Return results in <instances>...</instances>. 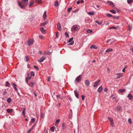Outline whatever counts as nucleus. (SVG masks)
<instances>
[{"label":"nucleus","instance_id":"f257e3e1","mask_svg":"<svg viewBox=\"0 0 133 133\" xmlns=\"http://www.w3.org/2000/svg\"><path fill=\"white\" fill-rule=\"evenodd\" d=\"M79 26L78 25H75L72 27L71 30H74V31H76L79 30Z\"/></svg>","mask_w":133,"mask_h":133},{"label":"nucleus","instance_id":"f03ea898","mask_svg":"<svg viewBox=\"0 0 133 133\" xmlns=\"http://www.w3.org/2000/svg\"><path fill=\"white\" fill-rule=\"evenodd\" d=\"M81 75H79L76 78L75 81L78 83L79 82L81 81Z\"/></svg>","mask_w":133,"mask_h":133},{"label":"nucleus","instance_id":"7ed1b4c3","mask_svg":"<svg viewBox=\"0 0 133 133\" xmlns=\"http://www.w3.org/2000/svg\"><path fill=\"white\" fill-rule=\"evenodd\" d=\"M34 43V40L32 39H29L28 41V43L29 46L32 45Z\"/></svg>","mask_w":133,"mask_h":133},{"label":"nucleus","instance_id":"20e7f679","mask_svg":"<svg viewBox=\"0 0 133 133\" xmlns=\"http://www.w3.org/2000/svg\"><path fill=\"white\" fill-rule=\"evenodd\" d=\"M73 39V38H71L69 39L68 40V42L69 43L68 44L69 45H72L74 43L73 42H71Z\"/></svg>","mask_w":133,"mask_h":133},{"label":"nucleus","instance_id":"39448f33","mask_svg":"<svg viewBox=\"0 0 133 133\" xmlns=\"http://www.w3.org/2000/svg\"><path fill=\"white\" fill-rule=\"evenodd\" d=\"M28 1V0H22V2L24 5L27 6L29 4Z\"/></svg>","mask_w":133,"mask_h":133},{"label":"nucleus","instance_id":"423d86ee","mask_svg":"<svg viewBox=\"0 0 133 133\" xmlns=\"http://www.w3.org/2000/svg\"><path fill=\"white\" fill-rule=\"evenodd\" d=\"M57 29L59 31H61V25L59 23H58L57 24Z\"/></svg>","mask_w":133,"mask_h":133},{"label":"nucleus","instance_id":"0eeeda50","mask_svg":"<svg viewBox=\"0 0 133 133\" xmlns=\"http://www.w3.org/2000/svg\"><path fill=\"white\" fill-rule=\"evenodd\" d=\"M116 75H117V77L116 78L117 79L120 78L122 77V74L121 73L116 74Z\"/></svg>","mask_w":133,"mask_h":133},{"label":"nucleus","instance_id":"6e6552de","mask_svg":"<svg viewBox=\"0 0 133 133\" xmlns=\"http://www.w3.org/2000/svg\"><path fill=\"white\" fill-rule=\"evenodd\" d=\"M40 30L42 33L43 34H45L46 33V31L44 29L43 27H41L40 28Z\"/></svg>","mask_w":133,"mask_h":133},{"label":"nucleus","instance_id":"1a4fd4ad","mask_svg":"<svg viewBox=\"0 0 133 133\" xmlns=\"http://www.w3.org/2000/svg\"><path fill=\"white\" fill-rule=\"evenodd\" d=\"M18 5L20 7L22 8V9H24L25 8V6H24V5L21 3L18 2Z\"/></svg>","mask_w":133,"mask_h":133},{"label":"nucleus","instance_id":"9d476101","mask_svg":"<svg viewBox=\"0 0 133 133\" xmlns=\"http://www.w3.org/2000/svg\"><path fill=\"white\" fill-rule=\"evenodd\" d=\"M90 48L91 49L93 48L95 49H97L98 48V47L95 45L92 44L90 46Z\"/></svg>","mask_w":133,"mask_h":133},{"label":"nucleus","instance_id":"9b49d317","mask_svg":"<svg viewBox=\"0 0 133 133\" xmlns=\"http://www.w3.org/2000/svg\"><path fill=\"white\" fill-rule=\"evenodd\" d=\"M74 92L75 95V96L76 98H78V94L77 92V91L76 90H75L74 91Z\"/></svg>","mask_w":133,"mask_h":133},{"label":"nucleus","instance_id":"f8f14e48","mask_svg":"<svg viewBox=\"0 0 133 133\" xmlns=\"http://www.w3.org/2000/svg\"><path fill=\"white\" fill-rule=\"evenodd\" d=\"M100 81V80H98L97 82H95L93 85L94 87H96L98 84L99 83Z\"/></svg>","mask_w":133,"mask_h":133},{"label":"nucleus","instance_id":"ddd939ff","mask_svg":"<svg viewBox=\"0 0 133 133\" xmlns=\"http://www.w3.org/2000/svg\"><path fill=\"white\" fill-rule=\"evenodd\" d=\"M45 59V58L44 57H41L39 60H38V61L40 62H43Z\"/></svg>","mask_w":133,"mask_h":133},{"label":"nucleus","instance_id":"4468645a","mask_svg":"<svg viewBox=\"0 0 133 133\" xmlns=\"http://www.w3.org/2000/svg\"><path fill=\"white\" fill-rule=\"evenodd\" d=\"M85 84L87 86H89L90 82L88 80H87L85 81Z\"/></svg>","mask_w":133,"mask_h":133},{"label":"nucleus","instance_id":"2eb2a0df","mask_svg":"<svg viewBox=\"0 0 133 133\" xmlns=\"http://www.w3.org/2000/svg\"><path fill=\"white\" fill-rule=\"evenodd\" d=\"M48 23V21H46L43 23L40 24V26H44Z\"/></svg>","mask_w":133,"mask_h":133},{"label":"nucleus","instance_id":"dca6fc26","mask_svg":"<svg viewBox=\"0 0 133 133\" xmlns=\"http://www.w3.org/2000/svg\"><path fill=\"white\" fill-rule=\"evenodd\" d=\"M107 3L109 5H114L113 2L111 1H107Z\"/></svg>","mask_w":133,"mask_h":133},{"label":"nucleus","instance_id":"f3484780","mask_svg":"<svg viewBox=\"0 0 133 133\" xmlns=\"http://www.w3.org/2000/svg\"><path fill=\"white\" fill-rule=\"evenodd\" d=\"M132 97L133 96L130 94H129L127 96V97L129 98V99L130 100H131L132 99Z\"/></svg>","mask_w":133,"mask_h":133},{"label":"nucleus","instance_id":"a211bd4d","mask_svg":"<svg viewBox=\"0 0 133 133\" xmlns=\"http://www.w3.org/2000/svg\"><path fill=\"white\" fill-rule=\"evenodd\" d=\"M46 11H45L44 12V13L43 14V19L44 20H45L46 18Z\"/></svg>","mask_w":133,"mask_h":133},{"label":"nucleus","instance_id":"6ab92c4d","mask_svg":"<svg viewBox=\"0 0 133 133\" xmlns=\"http://www.w3.org/2000/svg\"><path fill=\"white\" fill-rule=\"evenodd\" d=\"M102 89V86H100L99 88H98V92L100 93L101 92Z\"/></svg>","mask_w":133,"mask_h":133},{"label":"nucleus","instance_id":"aec40b11","mask_svg":"<svg viewBox=\"0 0 133 133\" xmlns=\"http://www.w3.org/2000/svg\"><path fill=\"white\" fill-rule=\"evenodd\" d=\"M13 109H7L6 110V111L8 113H11L13 111Z\"/></svg>","mask_w":133,"mask_h":133},{"label":"nucleus","instance_id":"412c9836","mask_svg":"<svg viewBox=\"0 0 133 133\" xmlns=\"http://www.w3.org/2000/svg\"><path fill=\"white\" fill-rule=\"evenodd\" d=\"M12 84L14 85L13 86V87L14 88V89L17 92H18V90L17 89V88L16 87V84L14 83H13Z\"/></svg>","mask_w":133,"mask_h":133},{"label":"nucleus","instance_id":"4be33fe9","mask_svg":"<svg viewBox=\"0 0 133 133\" xmlns=\"http://www.w3.org/2000/svg\"><path fill=\"white\" fill-rule=\"evenodd\" d=\"M112 50V49L110 48H109L107 49L105 51L106 52H111Z\"/></svg>","mask_w":133,"mask_h":133},{"label":"nucleus","instance_id":"5701e85b","mask_svg":"<svg viewBox=\"0 0 133 133\" xmlns=\"http://www.w3.org/2000/svg\"><path fill=\"white\" fill-rule=\"evenodd\" d=\"M34 3V2L33 1H31L30 3L29 6L30 7L32 5H33Z\"/></svg>","mask_w":133,"mask_h":133},{"label":"nucleus","instance_id":"b1692460","mask_svg":"<svg viewBox=\"0 0 133 133\" xmlns=\"http://www.w3.org/2000/svg\"><path fill=\"white\" fill-rule=\"evenodd\" d=\"M58 1H55V4H54V6H55L56 7H57L58 6Z\"/></svg>","mask_w":133,"mask_h":133},{"label":"nucleus","instance_id":"393cba45","mask_svg":"<svg viewBox=\"0 0 133 133\" xmlns=\"http://www.w3.org/2000/svg\"><path fill=\"white\" fill-rule=\"evenodd\" d=\"M116 108L118 110H120L122 109V107L120 106H118L116 107Z\"/></svg>","mask_w":133,"mask_h":133},{"label":"nucleus","instance_id":"a878e982","mask_svg":"<svg viewBox=\"0 0 133 133\" xmlns=\"http://www.w3.org/2000/svg\"><path fill=\"white\" fill-rule=\"evenodd\" d=\"M11 101V98H9L7 99V102L8 103H10Z\"/></svg>","mask_w":133,"mask_h":133},{"label":"nucleus","instance_id":"bb28decb","mask_svg":"<svg viewBox=\"0 0 133 133\" xmlns=\"http://www.w3.org/2000/svg\"><path fill=\"white\" fill-rule=\"evenodd\" d=\"M62 127L63 129H65L66 128L65 124L64 123H63L62 124Z\"/></svg>","mask_w":133,"mask_h":133},{"label":"nucleus","instance_id":"cd10ccee","mask_svg":"<svg viewBox=\"0 0 133 133\" xmlns=\"http://www.w3.org/2000/svg\"><path fill=\"white\" fill-rule=\"evenodd\" d=\"M56 97L57 99H62V98L60 96V95H58L56 96Z\"/></svg>","mask_w":133,"mask_h":133},{"label":"nucleus","instance_id":"c85d7f7f","mask_svg":"<svg viewBox=\"0 0 133 133\" xmlns=\"http://www.w3.org/2000/svg\"><path fill=\"white\" fill-rule=\"evenodd\" d=\"M88 14L90 15H94V12L93 11H90L88 12Z\"/></svg>","mask_w":133,"mask_h":133},{"label":"nucleus","instance_id":"c756f323","mask_svg":"<svg viewBox=\"0 0 133 133\" xmlns=\"http://www.w3.org/2000/svg\"><path fill=\"white\" fill-rule=\"evenodd\" d=\"M34 84V83L32 82H29V85L30 86H31V87H32Z\"/></svg>","mask_w":133,"mask_h":133},{"label":"nucleus","instance_id":"7c9ffc66","mask_svg":"<svg viewBox=\"0 0 133 133\" xmlns=\"http://www.w3.org/2000/svg\"><path fill=\"white\" fill-rule=\"evenodd\" d=\"M55 127L54 126H53L52 127H51L50 128V130L52 132H54V129H55Z\"/></svg>","mask_w":133,"mask_h":133},{"label":"nucleus","instance_id":"2f4dec72","mask_svg":"<svg viewBox=\"0 0 133 133\" xmlns=\"http://www.w3.org/2000/svg\"><path fill=\"white\" fill-rule=\"evenodd\" d=\"M5 85L6 86L9 87L10 86V84L9 83V82H6L5 84Z\"/></svg>","mask_w":133,"mask_h":133},{"label":"nucleus","instance_id":"473e14b6","mask_svg":"<svg viewBox=\"0 0 133 133\" xmlns=\"http://www.w3.org/2000/svg\"><path fill=\"white\" fill-rule=\"evenodd\" d=\"M125 91V90L124 89H122L120 90H119V92L121 93H122L124 92Z\"/></svg>","mask_w":133,"mask_h":133},{"label":"nucleus","instance_id":"72a5a7b5","mask_svg":"<svg viewBox=\"0 0 133 133\" xmlns=\"http://www.w3.org/2000/svg\"><path fill=\"white\" fill-rule=\"evenodd\" d=\"M95 22L96 23H97L99 25H101L102 23V22H99L98 21H96Z\"/></svg>","mask_w":133,"mask_h":133},{"label":"nucleus","instance_id":"f704fd0d","mask_svg":"<svg viewBox=\"0 0 133 133\" xmlns=\"http://www.w3.org/2000/svg\"><path fill=\"white\" fill-rule=\"evenodd\" d=\"M60 120L59 119H58L56 121V122L55 123V125H56V124H58L60 122Z\"/></svg>","mask_w":133,"mask_h":133},{"label":"nucleus","instance_id":"c9c22d12","mask_svg":"<svg viewBox=\"0 0 133 133\" xmlns=\"http://www.w3.org/2000/svg\"><path fill=\"white\" fill-rule=\"evenodd\" d=\"M110 11L114 14H115L116 13V11L114 10H111Z\"/></svg>","mask_w":133,"mask_h":133},{"label":"nucleus","instance_id":"e433bc0d","mask_svg":"<svg viewBox=\"0 0 133 133\" xmlns=\"http://www.w3.org/2000/svg\"><path fill=\"white\" fill-rule=\"evenodd\" d=\"M127 2L128 3L130 4L133 2V0H127Z\"/></svg>","mask_w":133,"mask_h":133},{"label":"nucleus","instance_id":"4c0bfd02","mask_svg":"<svg viewBox=\"0 0 133 133\" xmlns=\"http://www.w3.org/2000/svg\"><path fill=\"white\" fill-rule=\"evenodd\" d=\"M72 9V8L71 7H70L67 10V11L68 12H70L71 10Z\"/></svg>","mask_w":133,"mask_h":133},{"label":"nucleus","instance_id":"58836bf2","mask_svg":"<svg viewBox=\"0 0 133 133\" xmlns=\"http://www.w3.org/2000/svg\"><path fill=\"white\" fill-rule=\"evenodd\" d=\"M106 16H107L109 17H112L113 16L111 14H107Z\"/></svg>","mask_w":133,"mask_h":133},{"label":"nucleus","instance_id":"ea45409f","mask_svg":"<svg viewBox=\"0 0 133 133\" xmlns=\"http://www.w3.org/2000/svg\"><path fill=\"white\" fill-rule=\"evenodd\" d=\"M128 121L130 124H131L132 123L131 119V118H129L128 119Z\"/></svg>","mask_w":133,"mask_h":133},{"label":"nucleus","instance_id":"a19ab883","mask_svg":"<svg viewBox=\"0 0 133 133\" xmlns=\"http://www.w3.org/2000/svg\"><path fill=\"white\" fill-rule=\"evenodd\" d=\"M110 124L112 127L114 126V123L113 121H110Z\"/></svg>","mask_w":133,"mask_h":133},{"label":"nucleus","instance_id":"79ce46f5","mask_svg":"<svg viewBox=\"0 0 133 133\" xmlns=\"http://www.w3.org/2000/svg\"><path fill=\"white\" fill-rule=\"evenodd\" d=\"M25 109L24 108L23 109V111H22V114L23 115L25 116Z\"/></svg>","mask_w":133,"mask_h":133},{"label":"nucleus","instance_id":"37998d69","mask_svg":"<svg viewBox=\"0 0 133 133\" xmlns=\"http://www.w3.org/2000/svg\"><path fill=\"white\" fill-rule=\"evenodd\" d=\"M108 120H109L110 121H113L111 117H108Z\"/></svg>","mask_w":133,"mask_h":133},{"label":"nucleus","instance_id":"c03bdc74","mask_svg":"<svg viewBox=\"0 0 133 133\" xmlns=\"http://www.w3.org/2000/svg\"><path fill=\"white\" fill-rule=\"evenodd\" d=\"M25 60L26 61V62H28L29 60V58L28 56H25Z\"/></svg>","mask_w":133,"mask_h":133},{"label":"nucleus","instance_id":"a18cd8bd","mask_svg":"<svg viewBox=\"0 0 133 133\" xmlns=\"http://www.w3.org/2000/svg\"><path fill=\"white\" fill-rule=\"evenodd\" d=\"M31 75L32 76H34L35 75L34 72L33 71H31Z\"/></svg>","mask_w":133,"mask_h":133},{"label":"nucleus","instance_id":"49530a36","mask_svg":"<svg viewBox=\"0 0 133 133\" xmlns=\"http://www.w3.org/2000/svg\"><path fill=\"white\" fill-rule=\"evenodd\" d=\"M92 32V30H90V29H88L87 31V32L88 33H91Z\"/></svg>","mask_w":133,"mask_h":133},{"label":"nucleus","instance_id":"de8ad7c7","mask_svg":"<svg viewBox=\"0 0 133 133\" xmlns=\"http://www.w3.org/2000/svg\"><path fill=\"white\" fill-rule=\"evenodd\" d=\"M44 115L42 113L41 114L40 117L41 118H43L44 117Z\"/></svg>","mask_w":133,"mask_h":133},{"label":"nucleus","instance_id":"09e8293b","mask_svg":"<svg viewBox=\"0 0 133 133\" xmlns=\"http://www.w3.org/2000/svg\"><path fill=\"white\" fill-rule=\"evenodd\" d=\"M65 34L66 36L67 37H69V35L68 34V33H67L66 32H65Z\"/></svg>","mask_w":133,"mask_h":133},{"label":"nucleus","instance_id":"8fccbe9b","mask_svg":"<svg viewBox=\"0 0 133 133\" xmlns=\"http://www.w3.org/2000/svg\"><path fill=\"white\" fill-rule=\"evenodd\" d=\"M112 17L115 19H118L119 18L118 17L115 16H113Z\"/></svg>","mask_w":133,"mask_h":133},{"label":"nucleus","instance_id":"3c124183","mask_svg":"<svg viewBox=\"0 0 133 133\" xmlns=\"http://www.w3.org/2000/svg\"><path fill=\"white\" fill-rule=\"evenodd\" d=\"M37 1L38 3H41L42 2V0H37Z\"/></svg>","mask_w":133,"mask_h":133},{"label":"nucleus","instance_id":"603ef678","mask_svg":"<svg viewBox=\"0 0 133 133\" xmlns=\"http://www.w3.org/2000/svg\"><path fill=\"white\" fill-rule=\"evenodd\" d=\"M39 37L41 39H43L44 38V36H43L42 35L39 36Z\"/></svg>","mask_w":133,"mask_h":133},{"label":"nucleus","instance_id":"864d4df0","mask_svg":"<svg viewBox=\"0 0 133 133\" xmlns=\"http://www.w3.org/2000/svg\"><path fill=\"white\" fill-rule=\"evenodd\" d=\"M31 121L32 123H34L35 121V119L34 118H32L31 119Z\"/></svg>","mask_w":133,"mask_h":133},{"label":"nucleus","instance_id":"5fc2aeb1","mask_svg":"<svg viewBox=\"0 0 133 133\" xmlns=\"http://www.w3.org/2000/svg\"><path fill=\"white\" fill-rule=\"evenodd\" d=\"M85 22L86 23H88L89 22V20L88 18H86L85 19Z\"/></svg>","mask_w":133,"mask_h":133},{"label":"nucleus","instance_id":"6e6d98bb","mask_svg":"<svg viewBox=\"0 0 133 133\" xmlns=\"http://www.w3.org/2000/svg\"><path fill=\"white\" fill-rule=\"evenodd\" d=\"M82 99V100H84L85 98V96L84 95H82L81 96Z\"/></svg>","mask_w":133,"mask_h":133},{"label":"nucleus","instance_id":"4d7b16f0","mask_svg":"<svg viewBox=\"0 0 133 133\" xmlns=\"http://www.w3.org/2000/svg\"><path fill=\"white\" fill-rule=\"evenodd\" d=\"M34 68H35L37 70H38V69H39L38 68V67L37 66H36V65H35V66H34Z\"/></svg>","mask_w":133,"mask_h":133},{"label":"nucleus","instance_id":"13d9d810","mask_svg":"<svg viewBox=\"0 0 133 133\" xmlns=\"http://www.w3.org/2000/svg\"><path fill=\"white\" fill-rule=\"evenodd\" d=\"M96 7L97 8V9H97V10H99V8L100 7V6L97 5L96 6Z\"/></svg>","mask_w":133,"mask_h":133},{"label":"nucleus","instance_id":"bf43d9fd","mask_svg":"<svg viewBox=\"0 0 133 133\" xmlns=\"http://www.w3.org/2000/svg\"><path fill=\"white\" fill-rule=\"evenodd\" d=\"M130 29V26L129 25H128V31H129Z\"/></svg>","mask_w":133,"mask_h":133},{"label":"nucleus","instance_id":"052dcab7","mask_svg":"<svg viewBox=\"0 0 133 133\" xmlns=\"http://www.w3.org/2000/svg\"><path fill=\"white\" fill-rule=\"evenodd\" d=\"M48 81L49 82L50 81V79L51 77H50L49 76H48Z\"/></svg>","mask_w":133,"mask_h":133},{"label":"nucleus","instance_id":"680f3d73","mask_svg":"<svg viewBox=\"0 0 133 133\" xmlns=\"http://www.w3.org/2000/svg\"><path fill=\"white\" fill-rule=\"evenodd\" d=\"M35 125H33V126H32V128H31L30 129H31V130H32L34 128V127H35Z\"/></svg>","mask_w":133,"mask_h":133},{"label":"nucleus","instance_id":"e2e57ef3","mask_svg":"<svg viewBox=\"0 0 133 133\" xmlns=\"http://www.w3.org/2000/svg\"><path fill=\"white\" fill-rule=\"evenodd\" d=\"M35 125H33V126H32V128H31L30 129H31V130H32L34 128V127H35Z\"/></svg>","mask_w":133,"mask_h":133},{"label":"nucleus","instance_id":"0e129e2a","mask_svg":"<svg viewBox=\"0 0 133 133\" xmlns=\"http://www.w3.org/2000/svg\"><path fill=\"white\" fill-rule=\"evenodd\" d=\"M35 125H33V126H32V128H31L30 129H31V130H32L34 128V127H35Z\"/></svg>","mask_w":133,"mask_h":133},{"label":"nucleus","instance_id":"69168bd1","mask_svg":"<svg viewBox=\"0 0 133 133\" xmlns=\"http://www.w3.org/2000/svg\"><path fill=\"white\" fill-rule=\"evenodd\" d=\"M35 125H33V126H32V128H31L30 129H31V130H32L34 128V127H35Z\"/></svg>","mask_w":133,"mask_h":133},{"label":"nucleus","instance_id":"338daca9","mask_svg":"<svg viewBox=\"0 0 133 133\" xmlns=\"http://www.w3.org/2000/svg\"><path fill=\"white\" fill-rule=\"evenodd\" d=\"M126 67H125V68H124L122 70V71L123 72H125V69L126 68Z\"/></svg>","mask_w":133,"mask_h":133},{"label":"nucleus","instance_id":"774afa93","mask_svg":"<svg viewBox=\"0 0 133 133\" xmlns=\"http://www.w3.org/2000/svg\"><path fill=\"white\" fill-rule=\"evenodd\" d=\"M32 131L31 129H30L28 131V132H29L30 133L31 132V131Z\"/></svg>","mask_w":133,"mask_h":133}]
</instances>
